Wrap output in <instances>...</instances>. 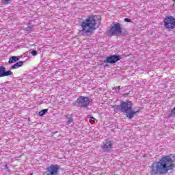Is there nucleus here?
I'll use <instances>...</instances> for the list:
<instances>
[{"instance_id":"9d476101","label":"nucleus","mask_w":175,"mask_h":175,"mask_svg":"<svg viewBox=\"0 0 175 175\" xmlns=\"http://www.w3.org/2000/svg\"><path fill=\"white\" fill-rule=\"evenodd\" d=\"M13 72L10 70L6 71V68L3 66L0 67V77H5L6 76H12Z\"/></svg>"},{"instance_id":"1a4fd4ad","label":"nucleus","mask_w":175,"mask_h":175,"mask_svg":"<svg viewBox=\"0 0 175 175\" xmlns=\"http://www.w3.org/2000/svg\"><path fill=\"white\" fill-rule=\"evenodd\" d=\"M121 58L120 55H111L106 59L105 62H107V64H116V62H118Z\"/></svg>"},{"instance_id":"f257e3e1","label":"nucleus","mask_w":175,"mask_h":175,"mask_svg":"<svg viewBox=\"0 0 175 175\" xmlns=\"http://www.w3.org/2000/svg\"><path fill=\"white\" fill-rule=\"evenodd\" d=\"M175 168V157L173 159L169 156L162 157L158 161L151 165V175L167 174L169 171Z\"/></svg>"},{"instance_id":"6e6552de","label":"nucleus","mask_w":175,"mask_h":175,"mask_svg":"<svg viewBox=\"0 0 175 175\" xmlns=\"http://www.w3.org/2000/svg\"><path fill=\"white\" fill-rule=\"evenodd\" d=\"M102 150L105 152H109L111 148H113V143L108 139H106L103 145L101 146Z\"/></svg>"},{"instance_id":"aec40b11","label":"nucleus","mask_w":175,"mask_h":175,"mask_svg":"<svg viewBox=\"0 0 175 175\" xmlns=\"http://www.w3.org/2000/svg\"><path fill=\"white\" fill-rule=\"evenodd\" d=\"M118 90H121V86H118Z\"/></svg>"},{"instance_id":"a211bd4d","label":"nucleus","mask_w":175,"mask_h":175,"mask_svg":"<svg viewBox=\"0 0 175 175\" xmlns=\"http://www.w3.org/2000/svg\"><path fill=\"white\" fill-rule=\"evenodd\" d=\"M90 118L91 121H93V122H94V121L96 120V119H95V118H94L92 116L90 117Z\"/></svg>"},{"instance_id":"f8f14e48","label":"nucleus","mask_w":175,"mask_h":175,"mask_svg":"<svg viewBox=\"0 0 175 175\" xmlns=\"http://www.w3.org/2000/svg\"><path fill=\"white\" fill-rule=\"evenodd\" d=\"M23 65H24V62H18L12 66L11 69H18V68H21Z\"/></svg>"},{"instance_id":"412c9836","label":"nucleus","mask_w":175,"mask_h":175,"mask_svg":"<svg viewBox=\"0 0 175 175\" xmlns=\"http://www.w3.org/2000/svg\"><path fill=\"white\" fill-rule=\"evenodd\" d=\"M5 1V2H7V3H8V2H9V1H10V0H4Z\"/></svg>"},{"instance_id":"dca6fc26","label":"nucleus","mask_w":175,"mask_h":175,"mask_svg":"<svg viewBox=\"0 0 175 175\" xmlns=\"http://www.w3.org/2000/svg\"><path fill=\"white\" fill-rule=\"evenodd\" d=\"M175 115V108H174L172 111H171V116H173Z\"/></svg>"},{"instance_id":"423d86ee","label":"nucleus","mask_w":175,"mask_h":175,"mask_svg":"<svg viewBox=\"0 0 175 175\" xmlns=\"http://www.w3.org/2000/svg\"><path fill=\"white\" fill-rule=\"evenodd\" d=\"M90 102V98L88 97L83 96H79L76 100V103L79 107H88Z\"/></svg>"},{"instance_id":"2eb2a0df","label":"nucleus","mask_w":175,"mask_h":175,"mask_svg":"<svg viewBox=\"0 0 175 175\" xmlns=\"http://www.w3.org/2000/svg\"><path fill=\"white\" fill-rule=\"evenodd\" d=\"M71 122H73V118H69L67 122L68 125L70 124Z\"/></svg>"},{"instance_id":"6ab92c4d","label":"nucleus","mask_w":175,"mask_h":175,"mask_svg":"<svg viewBox=\"0 0 175 175\" xmlns=\"http://www.w3.org/2000/svg\"><path fill=\"white\" fill-rule=\"evenodd\" d=\"M5 169H9V167L8 166V165H5Z\"/></svg>"},{"instance_id":"f03ea898","label":"nucleus","mask_w":175,"mask_h":175,"mask_svg":"<svg viewBox=\"0 0 175 175\" xmlns=\"http://www.w3.org/2000/svg\"><path fill=\"white\" fill-rule=\"evenodd\" d=\"M100 25V17L95 15L88 16L86 19L81 23V32L88 35H92L94 31L98 29Z\"/></svg>"},{"instance_id":"9b49d317","label":"nucleus","mask_w":175,"mask_h":175,"mask_svg":"<svg viewBox=\"0 0 175 175\" xmlns=\"http://www.w3.org/2000/svg\"><path fill=\"white\" fill-rule=\"evenodd\" d=\"M20 60V57L18 56H12L10 57L8 64H15Z\"/></svg>"},{"instance_id":"7ed1b4c3","label":"nucleus","mask_w":175,"mask_h":175,"mask_svg":"<svg viewBox=\"0 0 175 175\" xmlns=\"http://www.w3.org/2000/svg\"><path fill=\"white\" fill-rule=\"evenodd\" d=\"M119 110L122 111V113H126V117L129 118L130 120L133 118L135 116H136L137 113H140V109H137V111H133L132 109V101H122L120 105L118 106Z\"/></svg>"},{"instance_id":"ddd939ff","label":"nucleus","mask_w":175,"mask_h":175,"mask_svg":"<svg viewBox=\"0 0 175 175\" xmlns=\"http://www.w3.org/2000/svg\"><path fill=\"white\" fill-rule=\"evenodd\" d=\"M49 109H42L38 112V115L40 116V117H43V116H44V114H46V113H47Z\"/></svg>"},{"instance_id":"20e7f679","label":"nucleus","mask_w":175,"mask_h":175,"mask_svg":"<svg viewBox=\"0 0 175 175\" xmlns=\"http://www.w3.org/2000/svg\"><path fill=\"white\" fill-rule=\"evenodd\" d=\"M108 36H121V35H128V31H122V25L118 22H113L107 31Z\"/></svg>"},{"instance_id":"f3484780","label":"nucleus","mask_w":175,"mask_h":175,"mask_svg":"<svg viewBox=\"0 0 175 175\" xmlns=\"http://www.w3.org/2000/svg\"><path fill=\"white\" fill-rule=\"evenodd\" d=\"M124 21H125L126 23H131V19H129V18H124Z\"/></svg>"},{"instance_id":"0eeeda50","label":"nucleus","mask_w":175,"mask_h":175,"mask_svg":"<svg viewBox=\"0 0 175 175\" xmlns=\"http://www.w3.org/2000/svg\"><path fill=\"white\" fill-rule=\"evenodd\" d=\"M59 172V165H51L50 167L46 168V174L47 175H58Z\"/></svg>"},{"instance_id":"4468645a","label":"nucleus","mask_w":175,"mask_h":175,"mask_svg":"<svg viewBox=\"0 0 175 175\" xmlns=\"http://www.w3.org/2000/svg\"><path fill=\"white\" fill-rule=\"evenodd\" d=\"M31 55H33V57H35V55H38V51H32L31 52Z\"/></svg>"},{"instance_id":"39448f33","label":"nucleus","mask_w":175,"mask_h":175,"mask_svg":"<svg viewBox=\"0 0 175 175\" xmlns=\"http://www.w3.org/2000/svg\"><path fill=\"white\" fill-rule=\"evenodd\" d=\"M164 27L168 31H173L175 28V18L174 16H168L164 18Z\"/></svg>"}]
</instances>
